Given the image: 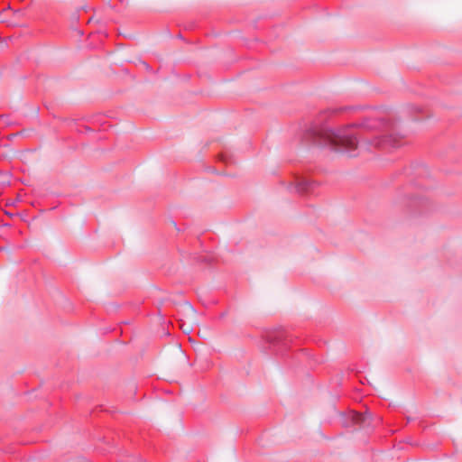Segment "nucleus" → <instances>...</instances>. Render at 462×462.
I'll list each match as a JSON object with an SVG mask.
<instances>
[{"label": "nucleus", "instance_id": "f257e3e1", "mask_svg": "<svg viewBox=\"0 0 462 462\" xmlns=\"http://www.w3.org/2000/svg\"><path fill=\"white\" fill-rule=\"evenodd\" d=\"M324 137L331 143L340 150L352 152L357 147L356 138L346 133L345 131H328L324 133Z\"/></svg>", "mask_w": 462, "mask_h": 462}, {"label": "nucleus", "instance_id": "f03ea898", "mask_svg": "<svg viewBox=\"0 0 462 462\" xmlns=\"http://www.w3.org/2000/svg\"><path fill=\"white\" fill-rule=\"evenodd\" d=\"M430 173L427 167L418 162H412L410 164L409 178L411 184L424 188L428 184Z\"/></svg>", "mask_w": 462, "mask_h": 462}, {"label": "nucleus", "instance_id": "7ed1b4c3", "mask_svg": "<svg viewBox=\"0 0 462 462\" xmlns=\"http://www.w3.org/2000/svg\"><path fill=\"white\" fill-rule=\"evenodd\" d=\"M356 422H359V423H364L365 422V417L360 415V414L356 415Z\"/></svg>", "mask_w": 462, "mask_h": 462}]
</instances>
